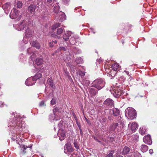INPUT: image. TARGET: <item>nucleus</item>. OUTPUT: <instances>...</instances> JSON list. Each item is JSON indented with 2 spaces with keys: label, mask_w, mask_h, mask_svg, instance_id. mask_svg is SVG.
I'll list each match as a JSON object with an SVG mask.
<instances>
[{
  "label": "nucleus",
  "mask_w": 157,
  "mask_h": 157,
  "mask_svg": "<svg viewBox=\"0 0 157 157\" xmlns=\"http://www.w3.org/2000/svg\"><path fill=\"white\" fill-rule=\"evenodd\" d=\"M77 74H78L81 76H84L85 75V73L80 71H78L77 72Z\"/></svg>",
  "instance_id": "37998d69"
},
{
  "label": "nucleus",
  "mask_w": 157,
  "mask_h": 157,
  "mask_svg": "<svg viewBox=\"0 0 157 157\" xmlns=\"http://www.w3.org/2000/svg\"><path fill=\"white\" fill-rule=\"evenodd\" d=\"M119 65L117 63H114L112 66L113 70L114 71H116L119 67Z\"/></svg>",
  "instance_id": "cd10ccee"
},
{
  "label": "nucleus",
  "mask_w": 157,
  "mask_h": 157,
  "mask_svg": "<svg viewBox=\"0 0 157 157\" xmlns=\"http://www.w3.org/2000/svg\"><path fill=\"white\" fill-rule=\"evenodd\" d=\"M118 121L120 122V124L122 125V127L123 128L124 126V121L121 117H120Z\"/></svg>",
  "instance_id": "72a5a7b5"
},
{
  "label": "nucleus",
  "mask_w": 157,
  "mask_h": 157,
  "mask_svg": "<svg viewBox=\"0 0 157 157\" xmlns=\"http://www.w3.org/2000/svg\"><path fill=\"white\" fill-rule=\"evenodd\" d=\"M17 4V7L19 8H21L22 6L23 3L21 1H17V2H15Z\"/></svg>",
  "instance_id": "2f4dec72"
},
{
  "label": "nucleus",
  "mask_w": 157,
  "mask_h": 157,
  "mask_svg": "<svg viewBox=\"0 0 157 157\" xmlns=\"http://www.w3.org/2000/svg\"><path fill=\"white\" fill-rule=\"evenodd\" d=\"M146 131V129L145 127H141L139 130V132L141 135L144 134Z\"/></svg>",
  "instance_id": "c85d7f7f"
},
{
  "label": "nucleus",
  "mask_w": 157,
  "mask_h": 157,
  "mask_svg": "<svg viewBox=\"0 0 157 157\" xmlns=\"http://www.w3.org/2000/svg\"><path fill=\"white\" fill-rule=\"evenodd\" d=\"M32 146H31V147H27V146H25L24 145H21L20 146V147L21 148V150L23 151V152L24 154L26 153V151H25L26 149L29 147H31Z\"/></svg>",
  "instance_id": "bb28decb"
},
{
  "label": "nucleus",
  "mask_w": 157,
  "mask_h": 157,
  "mask_svg": "<svg viewBox=\"0 0 157 157\" xmlns=\"http://www.w3.org/2000/svg\"><path fill=\"white\" fill-rule=\"evenodd\" d=\"M94 139H95V140L96 141H98V140L97 139H96V138H94Z\"/></svg>",
  "instance_id": "69168bd1"
},
{
  "label": "nucleus",
  "mask_w": 157,
  "mask_h": 157,
  "mask_svg": "<svg viewBox=\"0 0 157 157\" xmlns=\"http://www.w3.org/2000/svg\"><path fill=\"white\" fill-rule=\"evenodd\" d=\"M90 83L89 81L86 80H84L83 81V85L86 87L89 86Z\"/></svg>",
  "instance_id": "c9c22d12"
},
{
  "label": "nucleus",
  "mask_w": 157,
  "mask_h": 157,
  "mask_svg": "<svg viewBox=\"0 0 157 157\" xmlns=\"http://www.w3.org/2000/svg\"><path fill=\"white\" fill-rule=\"evenodd\" d=\"M126 74L127 75H129V72H128V71H126Z\"/></svg>",
  "instance_id": "680f3d73"
},
{
  "label": "nucleus",
  "mask_w": 157,
  "mask_h": 157,
  "mask_svg": "<svg viewBox=\"0 0 157 157\" xmlns=\"http://www.w3.org/2000/svg\"><path fill=\"white\" fill-rule=\"evenodd\" d=\"M60 24L59 23H57L54 24L52 26V29L54 30L60 26Z\"/></svg>",
  "instance_id": "7c9ffc66"
},
{
  "label": "nucleus",
  "mask_w": 157,
  "mask_h": 157,
  "mask_svg": "<svg viewBox=\"0 0 157 157\" xmlns=\"http://www.w3.org/2000/svg\"><path fill=\"white\" fill-rule=\"evenodd\" d=\"M76 122H77V125H78L80 124V123L79 122H78L77 121Z\"/></svg>",
  "instance_id": "e2e57ef3"
},
{
  "label": "nucleus",
  "mask_w": 157,
  "mask_h": 157,
  "mask_svg": "<svg viewBox=\"0 0 157 157\" xmlns=\"http://www.w3.org/2000/svg\"><path fill=\"white\" fill-rule=\"evenodd\" d=\"M128 126L131 131L134 132L137 129L138 125L137 123L133 122L132 123H129L128 124Z\"/></svg>",
  "instance_id": "f8f14e48"
},
{
  "label": "nucleus",
  "mask_w": 157,
  "mask_h": 157,
  "mask_svg": "<svg viewBox=\"0 0 157 157\" xmlns=\"http://www.w3.org/2000/svg\"><path fill=\"white\" fill-rule=\"evenodd\" d=\"M47 83L51 86L53 89L55 88V86L54 85L53 82V80L52 78H49L48 79L47 81Z\"/></svg>",
  "instance_id": "412c9836"
},
{
  "label": "nucleus",
  "mask_w": 157,
  "mask_h": 157,
  "mask_svg": "<svg viewBox=\"0 0 157 157\" xmlns=\"http://www.w3.org/2000/svg\"><path fill=\"white\" fill-rule=\"evenodd\" d=\"M106 121V118H103L102 119V122H105Z\"/></svg>",
  "instance_id": "864d4df0"
},
{
  "label": "nucleus",
  "mask_w": 157,
  "mask_h": 157,
  "mask_svg": "<svg viewBox=\"0 0 157 157\" xmlns=\"http://www.w3.org/2000/svg\"><path fill=\"white\" fill-rule=\"evenodd\" d=\"M79 130H80V133L81 135H82L83 134L82 130L81 128H80Z\"/></svg>",
  "instance_id": "4d7b16f0"
},
{
  "label": "nucleus",
  "mask_w": 157,
  "mask_h": 157,
  "mask_svg": "<svg viewBox=\"0 0 157 157\" xmlns=\"http://www.w3.org/2000/svg\"><path fill=\"white\" fill-rule=\"evenodd\" d=\"M118 125L117 122H113L110 125L109 129L110 131H114Z\"/></svg>",
  "instance_id": "dca6fc26"
},
{
  "label": "nucleus",
  "mask_w": 157,
  "mask_h": 157,
  "mask_svg": "<svg viewBox=\"0 0 157 157\" xmlns=\"http://www.w3.org/2000/svg\"><path fill=\"white\" fill-rule=\"evenodd\" d=\"M74 52L75 53H79L80 52V50H78L77 52H75V50H74Z\"/></svg>",
  "instance_id": "13d9d810"
},
{
  "label": "nucleus",
  "mask_w": 157,
  "mask_h": 157,
  "mask_svg": "<svg viewBox=\"0 0 157 157\" xmlns=\"http://www.w3.org/2000/svg\"><path fill=\"white\" fill-rule=\"evenodd\" d=\"M64 30V29L62 28H59L57 29L56 34L57 35V38H60V35L62 34Z\"/></svg>",
  "instance_id": "a878e982"
},
{
  "label": "nucleus",
  "mask_w": 157,
  "mask_h": 157,
  "mask_svg": "<svg viewBox=\"0 0 157 157\" xmlns=\"http://www.w3.org/2000/svg\"><path fill=\"white\" fill-rule=\"evenodd\" d=\"M59 49L60 50H63L64 51L66 50V48L64 47H60Z\"/></svg>",
  "instance_id": "3c124183"
},
{
  "label": "nucleus",
  "mask_w": 157,
  "mask_h": 157,
  "mask_svg": "<svg viewBox=\"0 0 157 157\" xmlns=\"http://www.w3.org/2000/svg\"><path fill=\"white\" fill-rule=\"evenodd\" d=\"M60 7L59 6H54V11L56 13H58L59 12Z\"/></svg>",
  "instance_id": "f704fd0d"
},
{
  "label": "nucleus",
  "mask_w": 157,
  "mask_h": 157,
  "mask_svg": "<svg viewBox=\"0 0 157 157\" xmlns=\"http://www.w3.org/2000/svg\"><path fill=\"white\" fill-rule=\"evenodd\" d=\"M140 149L142 152H145L148 150V148L147 145L142 144L140 146Z\"/></svg>",
  "instance_id": "4be33fe9"
},
{
  "label": "nucleus",
  "mask_w": 157,
  "mask_h": 157,
  "mask_svg": "<svg viewBox=\"0 0 157 157\" xmlns=\"http://www.w3.org/2000/svg\"><path fill=\"white\" fill-rule=\"evenodd\" d=\"M93 86L100 90L103 88L105 84V82L102 78H98L95 80L93 82Z\"/></svg>",
  "instance_id": "f03ea898"
},
{
  "label": "nucleus",
  "mask_w": 157,
  "mask_h": 157,
  "mask_svg": "<svg viewBox=\"0 0 157 157\" xmlns=\"http://www.w3.org/2000/svg\"><path fill=\"white\" fill-rule=\"evenodd\" d=\"M98 142H99V143H101V141L98 140Z\"/></svg>",
  "instance_id": "338daca9"
},
{
  "label": "nucleus",
  "mask_w": 157,
  "mask_h": 157,
  "mask_svg": "<svg viewBox=\"0 0 157 157\" xmlns=\"http://www.w3.org/2000/svg\"><path fill=\"white\" fill-rule=\"evenodd\" d=\"M57 43V41L56 40H54L52 41L51 42H50L49 43V46L50 47H52L53 46V45L51 44V43L56 44Z\"/></svg>",
  "instance_id": "79ce46f5"
},
{
  "label": "nucleus",
  "mask_w": 157,
  "mask_h": 157,
  "mask_svg": "<svg viewBox=\"0 0 157 157\" xmlns=\"http://www.w3.org/2000/svg\"><path fill=\"white\" fill-rule=\"evenodd\" d=\"M47 1L49 2H52V0H47Z\"/></svg>",
  "instance_id": "052dcab7"
},
{
  "label": "nucleus",
  "mask_w": 157,
  "mask_h": 157,
  "mask_svg": "<svg viewBox=\"0 0 157 157\" xmlns=\"http://www.w3.org/2000/svg\"><path fill=\"white\" fill-rule=\"evenodd\" d=\"M149 152L150 154H152L153 153V150L152 149H151L149 150Z\"/></svg>",
  "instance_id": "6e6d98bb"
},
{
  "label": "nucleus",
  "mask_w": 157,
  "mask_h": 157,
  "mask_svg": "<svg viewBox=\"0 0 157 157\" xmlns=\"http://www.w3.org/2000/svg\"><path fill=\"white\" fill-rule=\"evenodd\" d=\"M74 145L75 147L77 149H79V147L78 145V144L76 142H74Z\"/></svg>",
  "instance_id": "de8ad7c7"
},
{
  "label": "nucleus",
  "mask_w": 157,
  "mask_h": 157,
  "mask_svg": "<svg viewBox=\"0 0 157 157\" xmlns=\"http://www.w3.org/2000/svg\"><path fill=\"white\" fill-rule=\"evenodd\" d=\"M25 36L26 38L30 37L33 35V32L29 28H27L25 32Z\"/></svg>",
  "instance_id": "4468645a"
},
{
  "label": "nucleus",
  "mask_w": 157,
  "mask_h": 157,
  "mask_svg": "<svg viewBox=\"0 0 157 157\" xmlns=\"http://www.w3.org/2000/svg\"><path fill=\"white\" fill-rule=\"evenodd\" d=\"M19 12L16 8H14L12 10L10 16L11 18L15 19L18 17L17 19H20L21 17V15H19Z\"/></svg>",
  "instance_id": "39448f33"
},
{
  "label": "nucleus",
  "mask_w": 157,
  "mask_h": 157,
  "mask_svg": "<svg viewBox=\"0 0 157 157\" xmlns=\"http://www.w3.org/2000/svg\"><path fill=\"white\" fill-rule=\"evenodd\" d=\"M68 65L69 66V67L71 70L73 71H75V70L76 69V68L74 66L72 65H71V64H69Z\"/></svg>",
  "instance_id": "c03bdc74"
},
{
  "label": "nucleus",
  "mask_w": 157,
  "mask_h": 157,
  "mask_svg": "<svg viewBox=\"0 0 157 157\" xmlns=\"http://www.w3.org/2000/svg\"><path fill=\"white\" fill-rule=\"evenodd\" d=\"M130 149L127 147L125 146L123 149L122 154L125 155L127 154L130 151Z\"/></svg>",
  "instance_id": "5701e85b"
},
{
  "label": "nucleus",
  "mask_w": 157,
  "mask_h": 157,
  "mask_svg": "<svg viewBox=\"0 0 157 157\" xmlns=\"http://www.w3.org/2000/svg\"><path fill=\"white\" fill-rule=\"evenodd\" d=\"M22 117L20 118V115H17V117L14 119V123H13V126L18 128L19 127V129L25 126L24 122L22 121L21 119Z\"/></svg>",
  "instance_id": "20e7f679"
},
{
  "label": "nucleus",
  "mask_w": 157,
  "mask_h": 157,
  "mask_svg": "<svg viewBox=\"0 0 157 157\" xmlns=\"http://www.w3.org/2000/svg\"><path fill=\"white\" fill-rule=\"evenodd\" d=\"M30 44L33 47H35L36 49H39L40 48V45L36 41L30 40Z\"/></svg>",
  "instance_id": "a211bd4d"
},
{
  "label": "nucleus",
  "mask_w": 157,
  "mask_h": 157,
  "mask_svg": "<svg viewBox=\"0 0 157 157\" xmlns=\"http://www.w3.org/2000/svg\"><path fill=\"white\" fill-rule=\"evenodd\" d=\"M32 54L31 55V56L30 57V58H31V60L32 61H33L35 58L36 57L37 55V53H34L33 52H32Z\"/></svg>",
  "instance_id": "473e14b6"
},
{
  "label": "nucleus",
  "mask_w": 157,
  "mask_h": 157,
  "mask_svg": "<svg viewBox=\"0 0 157 157\" xmlns=\"http://www.w3.org/2000/svg\"><path fill=\"white\" fill-rule=\"evenodd\" d=\"M110 91L114 96L117 98L119 97L124 94L122 90H121V87L118 86L111 87L110 88Z\"/></svg>",
  "instance_id": "f257e3e1"
},
{
  "label": "nucleus",
  "mask_w": 157,
  "mask_h": 157,
  "mask_svg": "<svg viewBox=\"0 0 157 157\" xmlns=\"http://www.w3.org/2000/svg\"><path fill=\"white\" fill-rule=\"evenodd\" d=\"M57 135L59 137V139L61 141H62L64 139L65 136V133L64 130L59 129Z\"/></svg>",
  "instance_id": "1a4fd4ad"
},
{
  "label": "nucleus",
  "mask_w": 157,
  "mask_h": 157,
  "mask_svg": "<svg viewBox=\"0 0 157 157\" xmlns=\"http://www.w3.org/2000/svg\"><path fill=\"white\" fill-rule=\"evenodd\" d=\"M59 109L57 107L54 108L53 110L54 114L55 115H57V113L59 112Z\"/></svg>",
  "instance_id": "a19ab883"
},
{
  "label": "nucleus",
  "mask_w": 157,
  "mask_h": 157,
  "mask_svg": "<svg viewBox=\"0 0 157 157\" xmlns=\"http://www.w3.org/2000/svg\"><path fill=\"white\" fill-rule=\"evenodd\" d=\"M135 155H137L139 157H140L141 156V154H140V153L138 152H135Z\"/></svg>",
  "instance_id": "603ef678"
},
{
  "label": "nucleus",
  "mask_w": 157,
  "mask_h": 157,
  "mask_svg": "<svg viewBox=\"0 0 157 157\" xmlns=\"http://www.w3.org/2000/svg\"><path fill=\"white\" fill-rule=\"evenodd\" d=\"M78 127L79 128V129H80V128H81V125H80V124L78 125Z\"/></svg>",
  "instance_id": "0e129e2a"
},
{
  "label": "nucleus",
  "mask_w": 157,
  "mask_h": 157,
  "mask_svg": "<svg viewBox=\"0 0 157 157\" xmlns=\"http://www.w3.org/2000/svg\"><path fill=\"white\" fill-rule=\"evenodd\" d=\"M114 151L113 150H111L110 151V152L105 157H113V153Z\"/></svg>",
  "instance_id": "58836bf2"
},
{
  "label": "nucleus",
  "mask_w": 157,
  "mask_h": 157,
  "mask_svg": "<svg viewBox=\"0 0 157 157\" xmlns=\"http://www.w3.org/2000/svg\"><path fill=\"white\" fill-rule=\"evenodd\" d=\"M78 38V36L75 35V36H71L70 39V42L71 44H74L75 43V40Z\"/></svg>",
  "instance_id": "aec40b11"
},
{
  "label": "nucleus",
  "mask_w": 157,
  "mask_h": 157,
  "mask_svg": "<svg viewBox=\"0 0 157 157\" xmlns=\"http://www.w3.org/2000/svg\"><path fill=\"white\" fill-rule=\"evenodd\" d=\"M89 90L90 93L93 95H94L96 94V91L93 88H90L89 89Z\"/></svg>",
  "instance_id": "e433bc0d"
},
{
  "label": "nucleus",
  "mask_w": 157,
  "mask_h": 157,
  "mask_svg": "<svg viewBox=\"0 0 157 157\" xmlns=\"http://www.w3.org/2000/svg\"><path fill=\"white\" fill-rule=\"evenodd\" d=\"M25 26V22L24 21H23L22 22L20 23L19 24L17 25L16 27L17 28L16 29L17 30L19 31L23 30Z\"/></svg>",
  "instance_id": "ddd939ff"
},
{
  "label": "nucleus",
  "mask_w": 157,
  "mask_h": 157,
  "mask_svg": "<svg viewBox=\"0 0 157 157\" xmlns=\"http://www.w3.org/2000/svg\"><path fill=\"white\" fill-rule=\"evenodd\" d=\"M113 138H112L111 139V141H113Z\"/></svg>",
  "instance_id": "774afa93"
},
{
  "label": "nucleus",
  "mask_w": 157,
  "mask_h": 157,
  "mask_svg": "<svg viewBox=\"0 0 157 157\" xmlns=\"http://www.w3.org/2000/svg\"><path fill=\"white\" fill-rule=\"evenodd\" d=\"M35 81L33 79V78H28L25 82V84L28 86H31L35 84Z\"/></svg>",
  "instance_id": "6e6552de"
},
{
  "label": "nucleus",
  "mask_w": 157,
  "mask_h": 157,
  "mask_svg": "<svg viewBox=\"0 0 157 157\" xmlns=\"http://www.w3.org/2000/svg\"><path fill=\"white\" fill-rule=\"evenodd\" d=\"M58 126L59 127V129L62 130L61 129V128L63 126V124L61 121L58 124Z\"/></svg>",
  "instance_id": "a18cd8bd"
},
{
  "label": "nucleus",
  "mask_w": 157,
  "mask_h": 157,
  "mask_svg": "<svg viewBox=\"0 0 157 157\" xmlns=\"http://www.w3.org/2000/svg\"><path fill=\"white\" fill-rule=\"evenodd\" d=\"M56 115H55L54 114V115H52L50 116V118L51 120L57 121L58 120V119L56 117Z\"/></svg>",
  "instance_id": "4c0bfd02"
},
{
  "label": "nucleus",
  "mask_w": 157,
  "mask_h": 157,
  "mask_svg": "<svg viewBox=\"0 0 157 157\" xmlns=\"http://www.w3.org/2000/svg\"><path fill=\"white\" fill-rule=\"evenodd\" d=\"M144 142L146 144L151 145L152 143L151 136L149 135H147L144 137L143 139Z\"/></svg>",
  "instance_id": "423d86ee"
},
{
  "label": "nucleus",
  "mask_w": 157,
  "mask_h": 157,
  "mask_svg": "<svg viewBox=\"0 0 157 157\" xmlns=\"http://www.w3.org/2000/svg\"><path fill=\"white\" fill-rule=\"evenodd\" d=\"M71 32L70 31H67L66 33H65L63 36V38L64 40L65 41L68 40L70 36L71 35Z\"/></svg>",
  "instance_id": "6ab92c4d"
},
{
  "label": "nucleus",
  "mask_w": 157,
  "mask_h": 157,
  "mask_svg": "<svg viewBox=\"0 0 157 157\" xmlns=\"http://www.w3.org/2000/svg\"><path fill=\"white\" fill-rule=\"evenodd\" d=\"M32 48H29L28 49L27 52L28 53L31 54V52H32Z\"/></svg>",
  "instance_id": "09e8293b"
},
{
  "label": "nucleus",
  "mask_w": 157,
  "mask_h": 157,
  "mask_svg": "<svg viewBox=\"0 0 157 157\" xmlns=\"http://www.w3.org/2000/svg\"><path fill=\"white\" fill-rule=\"evenodd\" d=\"M104 104L106 106L111 107L113 105V101L112 99L108 98L104 101Z\"/></svg>",
  "instance_id": "9d476101"
},
{
  "label": "nucleus",
  "mask_w": 157,
  "mask_h": 157,
  "mask_svg": "<svg viewBox=\"0 0 157 157\" xmlns=\"http://www.w3.org/2000/svg\"><path fill=\"white\" fill-rule=\"evenodd\" d=\"M10 3L9 2L6 3L2 6V8L5 12L7 13H8V10L10 9Z\"/></svg>",
  "instance_id": "2eb2a0df"
},
{
  "label": "nucleus",
  "mask_w": 157,
  "mask_h": 157,
  "mask_svg": "<svg viewBox=\"0 0 157 157\" xmlns=\"http://www.w3.org/2000/svg\"><path fill=\"white\" fill-rule=\"evenodd\" d=\"M41 76L42 75L40 73H37L33 77V79H34V81H36L37 79L40 78Z\"/></svg>",
  "instance_id": "c756f323"
},
{
  "label": "nucleus",
  "mask_w": 157,
  "mask_h": 157,
  "mask_svg": "<svg viewBox=\"0 0 157 157\" xmlns=\"http://www.w3.org/2000/svg\"><path fill=\"white\" fill-rule=\"evenodd\" d=\"M82 62L83 59L81 57L78 58V59L76 60V62L77 63H82Z\"/></svg>",
  "instance_id": "ea45409f"
},
{
  "label": "nucleus",
  "mask_w": 157,
  "mask_h": 157,
  "mask_svg": "<svg viewBox=\"0 0 157 157\" xmlns=\"http://www.w3.org/2000/svg\"><path fill=\"white\" fill-rule=\"evenodd\" d=\"M116 157H123L122 155H116Z\"/></svg>",
  "instance_id": "bf43d9fd"
},
{
  "label": "nucleus",
  "mask_w": 157,
  "mask_h": 157,
  "mask_svg": "<svg viewBox=\"0 0 157 157\" xmlns=\"http://www.w3.org/2000/svg\"><path fill=\"white\" fill-rule=\"evenodd\" d=\"M43 63V59L41 58H37L36 60V63L37 66H40Z\"/></svg>",
  "instance_id": "b1692460"
},
{
  "label": "nucleus",
  "mask_w": 157,
  "mask_h": 157,
  "mask_svg": "<svg viewBox=\"0 0 157 157\" xmlns=\"http://www.w3.org/2000/svg\"><path fill=\"white\" fill-rule=\"evenodd\" d=\"M125 115L130 119L133 120L136 117V111L133 108H128L125 110Z\"/></svg>",
  "instance_id": "7ed1b4c3"
},
{
  "label": "nucleus",
  "mask_w": 157,
  "mask_h": 157,
  "mask_svg": "<svg viewBox=\"0 0 157 157\" xmlns=\"http://www.w3.org/2000/svg\"><path fill=\"white\" fill-rule=\"evenodd\" d=\"M51 104L52 105H54L55 104H56V101L55 99L54 98H52V100L51 101Z\"/></svg>",
  "instance_id": "49530a36"
},
{
  "label": "nucleus",
  "mask_w": 157,
  "mask_h": 157,
  "mask_svg": "<svg viewBox=\"0 0 157 157\" xmlns=\"http://www.w3.org/2000/svg\"><path fill=\"white\" fill-rule=\"evenodd\" d=\"M0 103L1 104L0 105V107H3L4 105V103L1 101Z\"/></svg>",
  "instance_id": "5fc2aeb1"
},
{
  "label": "nucleus",
  "mask_w": 157,
  "mask_h": 157,
  "mask_svg": "<svg viewBox=\"0 0 157 157\" xmlns=\"http://www.w3.org/2000/svg\"><path fill=\"white\" fill-rule=\"evenodd\" d=\"M109 112L110 114H113L115 116H118L120 113L119 110L116 108L109 110Z\"/></svg>",
  "instance_id": "9b49d317"
},
{
  "label": "nucleus",
  "mask_w": 157,
  "mask_h": 157,
  "mask_svg": "<svg viewBox=\"0 0 157 157\" xmlns=\"http://www.w3.org/2000/svg\"><path fill=\"white\" fill-rule=\"evenodd\" d=\"M40 106H45L44 102V101H41L39 104Z\"/></svg>",
  "instance_id": "8fccbe9b"
},
{
  "label": "nucleus",
  "mask_w": 157,
  "mask_h": 157,
  "mask_svg": "<svg viewBox=\"0 0 157 157\" xmlns=\"http://www.w3.org/2000/svg\"><path fill=\"white\" fill-rule=\"evenodd\" d=\"M65 148H66L68 151L72 152L73 149L71 147V145L69 143H67L65 145Z\"/></svg>",
  "instance_id": "393cba45"
},
{
  "label": "nucleus",
  "mask_w": 157,
  "mask_h": 157,
  "mask_svg": "<svg viewBox=\"0 0 157 157\" xmlns=\"http://www.w3.org/2000/svg\"><path fill=\"white\" fill-rule=\"evenodd\" d=\"M36 9V6L35 5L31 4L28 7V11L30 13L33 14V15L35 13V10Z\"/></svg>",
  "instance_id": "0eeeda50"
},
{
  "label": "nucleus",
  "mask_w": 157,
  "mask_h": 157,
  "mask_svg": "<svg viewBox=\"0 0 157 157\" xmlns=\"http://www.w3.org/2000/svg\"><path fill=\"white\" fill-rule=\"evenodd\" d=\"M59 15L58 19L60 21H62L66 19V16L64 13L62 12H59Z\"/></svg>",
  "instance_id": "f3484780"
}]
</instances>
